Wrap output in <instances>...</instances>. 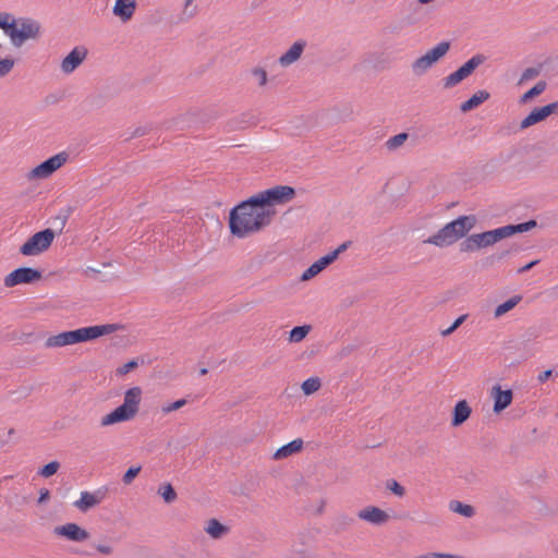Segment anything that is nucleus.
Returning <instances> with one entry per match:
<instances>
[{
    "mask_svg": "<svg viewBox=\"0 0 558 558\" xmlns=\"http://www.w3.org/2000/svg\"><path fill=\"white\" fill-rule=\"evenodd\" d=\"M254 198L255 195H252L230 210L229 229L232 235L240 239L246 238L262 231L271 223L276 210L256 204Z\"/></svg>",
    "mask_w": 558,
    "mask_h": 558,
    "instance_id": "nucleus-1",
    "label": "nucleus"
},
{
    "mask_svg": "<svg viewBox=\"0 0 558 558\" xmlns=\"http://www.w3.org/2000/svg\"><path fill=\"white\" fill-rule=\"evenodd\" d=\"M537 226L536 220L531 219L522 223L507 225L497 229L473 233L463 239L459 244L461 253H474L483 248L493 246L497 242L510 238L517 233L532 230Z\"/></svg>",
    "mask_w": 558,
    "mask_h": 558,
    "instance_id": "nucleus-2",
    "label": "nucleus"
},
{
    "mask_svg": "<svg viewBox=\"0 0 558 558\" xmlns=\"http://www.w3.org/2000/svg\"><path fill=\"white\" fill-rule=\"evenodd\" d=\"M121 328L118 324L95 325L68 330L50 336L45 341V348H61L81 342L92 341Z\"/></svg>",
    "mask_w": 558,
    "mask_h": 558,
    "instance_id": "nucleus-3",
    "label": "nucleus"
},
{
    "mask_svg": "<svg viewBox=\"0 0 558 558\" xmlns=\"http://www.w3.org/2000/svg\"><path fill=\"white\" fill-rule=\"evenodd\" d=\"M476 221L475 215L459 216L446 223L435 234L424 240V243L433 244L438 247L452 245L457 241L465 239L468 233L475 227Z\"/></svg>",
    "mask_w": 558,
    "mask_h": 558,
    "instance_id": "nucleus-4",
    "label": "nucleus"
},
{
    "mask_svg": "<svg viewBox=\"0 0 558 558\" xmlns=\"http://www.w3.org/2000/svg\"><path fill=\"white\" fill-rule=\"evenodd\" d=\"M141 395L142 389L140 387H132L126 390L123 403L105 415L100 421V425L105 427L132 420L138 412Z\"/></svg>",
    "mask_w": 558,
    "mask_h": 558,
    "instance_id": "nucleus-5",
    "label": "nucleus"
},
{
    "mask_svg": "<svg viewBox=\"0 0 558 558\" xmlns=\"http://www.w3.org/2000/svg\"><path fill=\"white\" fill-rule=\"evenodd\" d=\"M41 35V25L31 17L14 19L11 22L7 36L14 47L20 48L26 40H36Z\"/></svg>",
    "mask_w": 558,
    "mask_h": 558,
    "instance_id": "nucleus-6",
    "label": "nucleus"
},
{
    "mask_svg": "<svg viewBox=\"0 0 558 558\" xmlns=\"http://www.w3.org/2000/svg\"><path fill=\"white\" fill-rule=\"evenodd\" d=\"M295 189L289 185H276L263 192L255 194L256 204H262L265 208L274 209L275 205H282L295 197Z\"/></svg>",
    "mask_w": 558,
    "mask_h": 558,
    "instance_id": "nucleus-7",
    "label": "nucleus"
},
{
    "mask_svg": "<svg viewBox=\"0 0 558 558\" xmlns=\"http://www.w3.org/2000/svg\"><path fill=\"white\" fill-rule=\"evenodd\" d=\"M450 41H441L434 48L429 49L425 54L415 59L411 64L414 75H424L433 65L439 62L450 50Z\"/></svg>",
    "mask_w": 558,
    "mask_h": 558,
    "instance_id": "nucleus-8",
    "label": "nucleus"
},
{
    "mask_svg": "<svg viewBox=\"0 0 558 558\" xmlns=\"http://www.w3.org/2000/svg\"><path fill=\"white\" fill-rule=\"evenodd\" d=\"M56 236V232L46 228L34 233L23 245L20 246V253L24 256H36L47 251Z\"/></svg>",
    "mask_w": 558,
    "mask_h": 558,
    "instance_id": "nucleus-9",
    "label": "nucleus"
},
{
    "mask_svg": "<svg viewBox=\"0 0 558 558\" xmlns=\"http://www.w3.org/2000/svg\"><path fill=\"white\" fill-rule=\"evenodd\" d=\"M486 60V57L482 53L474 54L471 59H469L465 63H463L460 68H458L454 72L449 74L442 80L444 88H452L460 84L463 80L469 77L477 66L483 64Z\"/></svg>",
    "mask_w": 558,
    "mask_h": 558,
    "instance_id": "nucleus-10",
    "label": "nucleus"
},
{
    "mask_svg": "<svg viewBox=\"0 0 558 558\" xmlns=\"http://www.w3.org/2000/svg\"><path fill=\"white\" fill-rule=\"evenodd\" d=\"M486 60V57L482 53L474 54L471 59H469L465 63H463L460 68H458L454 72L449 74L442 80L444 88H452L460 84L463 80L469 77L477 66L483 64Z\"/></svg>",
    "mask_w": 558,
    "mask_h": 558,
    "instance_id": "nucleus-11",
    "label": "nucleus"
},
{
    "mask_svg": "<svg viewBox=\"0 0 558 558\" xmlns=\"http://www.w3.org/2000/svg\"><path fill=\"white\" fill-rule=\"evenodd\" d=\"M69 159V154L66 151H61L56 154L48 159L40 162L38 166L33 168L28 174V180H43L49 178L52 173H54L58 169H60Z\"/></svg>",
    "mask_w": 558,
    "mask_h": 558,
    "instance_id": "nucleus-12",
    "label": "nucleus"
},
{
    "mask_svg": "<svg viewBox=\"0 0 558 558\" xmlns=\"http://www.w3.org/2000/svg\"><path fill=\"white\" fill-rule=\"evenodd\" d=\"M43 278L40 270L32 267H19L4 277V286L12 288L19 284H32Z\"/></svg>",
    "mask_w": 558,
    "mask_h": 558,
    "instance_id": "nucleus-13",
    "label": "nucleus"
},
{
    "mask_svg": "<svg viewBox=\"0 0 558 558\" xmlns=\"http://www.w3.org/2000/svg\"><path fill=\"white\" fill-rule=\"evenodd\" d=\"M558 113V101L543 107H535L520 123V129H527L538 122L546 120L551 114Z\"/></svg>",
    "mask_w": 558,
    "mask_h": 558,
    "instance_id": "nucleus-14",
    "label": "nucleus"
},
{
    "mask_svg": "<svg viewBox=\"0 0 558 558\" xmlns=\"http://www.w3.org/2000/svg\"><path fill=\"white\" fill-rule=\"evenodd\" d=\"M53 534L62 536L72 542H84L89 538V532L77 523H65L63 525L56 526Z\"/></svg>",
    "mask_w": 558,
    "mask_h": 558,
    "instance_id": "nucleus-15",
    "label": "nucleus"
},
{
    "mask_svg": "<svg viewBox=\"0 0 558 558\" xmlns=\"http://www.w3.org/2000/svg\"><path fill=\"white\" fill-rule=\"evenodd\" d=\"M107 495V488H100L94 493L82 492L81 497L73 505L82 512H86L89 509L99 505Z\"/></svg>",
    "mask_w": 558,
    "mask_h": 558,
    "instance_id": "nucleus-16",
    "label": "nucleus"
},
{
    "mask_svg": "<svg viewBox=\"0 0 558 558\" xmlns=\"http://www.w3.org/2000/svg\"><path fill=\"white\" fill-rule=\"evenodd\" d=\"M87 49L83 46L75 47L70 53L62 60L61 70L65 74H70L75 71L87 57Z\"/></svg>",
    "mask_w": 558,
    "mask_h": 558,
    "instance_id": "nucleus-17",
    "label": "nucleus"
},
{
    "mask_svg": "<svg viewBox=\"0 0 558 558\" xmlns=\"http://www.w3.org/2000/svg\"><path fill=\"white\" fill-rule=\"evenodd\" d=\"M357 518L375 525H383L389 520V514L375 506H367L357 512Z\"/></svg>",
    "mask_w": 558,
    "mask_h": 558,
    "instance_id": "nucleus-18",
    "label": "nucleus"
},
{
    "mask_svg": "<svg viewBox=\"0 0 558 558\" xmlns=\"http://www.w3.org/2000/svg\"><path fill=\"white\" fill-rule=\"evenodd\" d=\"M492 396L494 398V412L500 413L507 409L513 399V392L511 389L502 390L499 385H496L492 389Z\"/></svg>",
    "mask_w": 558,
    "mask_h": 558,
    "instance_id": "nucleus-19",
    "label": "nucleus"
},
{
    "mask_svg": "<svg viewBox=\"0 0 558 558\" xmlns=\"http://www.w3.org/2000/svg\"><path fill=\"white\" fill-rule=\"evenodd\" d=\"M135 10V0H116L112 12L116 16L125 23L132 19Z\"/></svg>",
    "mask_w": 558,
    "mask_h": 558,
    "instance_id": "nucleus-20",
    "label": "nucleus"
},
{
    "mask_svg": "<svg viewBox=\"0 0 558 558\" xmlns=\"http://www.w3.org/2000/svg\"><path fill=\"white\" fill-rule=\"evenodd\" d=\"M306 47V41L303 40V39H299L296 40L289 49L286 53H283L280 58H279V63L281 66H289L291 65L292 63H294L295 61H298L304 49Z\"/></svg>",
    "mask_w": 558,
    "mask_h": 558,
    "instance_id": "nucleus-21",
    "label": "nucleus"
},
{
    "mask_svg": "<svg viewBox=\"0 0 558 558\" xmlns=\"http://www.w3.org/2000/svg\"><path fill=\"white\" fill-rule=\"evenodd\" d=\"M332 263L333 259L331 258V255H329V253L326 254L325 256H322L301 275V281H307L314 278Z\"/></svg>",
    "mask_w": 558,
    "mask_h": 558,
    "instance_id": "nucleus-22",
    "label": "nucleus"
},
{
    "mask_svg": "<svg viewBox=\"0 0 558 558\" xmlns=\"http://www.w3.org/2000/svg\"><path fill=\"white\" fill-rule=\"evenodd\" d=\"M471 413L472 409L466 402V400L458 401L452 411L451 426L458 427L462 425L464 422L469 420Z\"/></svg>",
    "mask_w": 558,
    "mask_h": 558,
    "instance_id": "nucleus-23",
    "label": "nucleus"
},
{
    "mask_svg": "<svg viewBox=\"0 0 558 558\" xmlns=\"http://www.w3.org/2000/svg\"><path fill=\"white\" fill-rule=\"evenodd\" d=\"M303 448V440L301 438L293 439L292 441L279 447L275 453V460L286 459L294 453H298Z\"/></svg>",
    "mask_w": 558,
    "mask_h": 558,
    "instance_id": "nucleus-24",
    "label": "nucleus"
},
{
    "mask_svg": "<svg viewBox=\"0 0 558 558\" xmlns=\"http://www.w3.org/2000/svg\"><path fill=\"white\" fill-rule=\"evenodd\" d=\"M490 94L485 90L481 89L474 93L468 100L461 104L460 110L462 112H469L475 108H477L480 105H482L484 101L489 99Z\"/></svg>",
    "mask_w": 558,
    "mask_h": 558,
    "instance_id": "nucleus-25",
    "label": "nucleus"
},
{
    "mask_svg": "<svg viewBox=\"0 0 558 558\" xmlns=\"http://www.w3.org/2000/svg\"><path fill=\"white\" fill-rule=\"evenodd\" d=\"M207 534H209L213 538L218 539L221 538L229 532V527L222 524L217 519H210L207 522V526L205 527Z\"/></svg>",
    "mask_w": 558,
    "mask_h": 558,
    "instance_id": "nucleus-26",
    "label": "nucleus"
},
{
    "mask_svg": "<svg viewBox=\"0 0 558 558\" xmlns=\"http://www.w3.org/2000/svg\"><path fill=\"white\" fill-rule=\"evenodd\" d=\"M522 300L521 295H513L504 303L499 304L494 312L495 318H499L502 315L507 314L511 310H513Z\"/></svg>",
    "mask_w": 558,
    "mask_h": 558,
    "instance_id": "nucleus-27",
    "label": "nucleus"
},
{
    "mask_svg": "<svg viewBox=\"0 0 558 558\" xmlns=\"http://www.w3.org/2000/svg\"><path fill=\"white\" fill-rule=\"evenodd\" d=\"M449 509L465 518H472L475 513V510L471 505H466L458 500H451L449 502Z\"/></svg>",
    "mask_w": 558,
    "mask_h": 558,
    "instance_id": "nucleus-28",
    "label": "nucleus"
},
{
    "mask_svg": "<svg viewBox=\"0 0 558 558\" xmlns=\"http://www.w3.org/2000/svg\"><path fill=\"white\" fill-rule=\"evenodd\" d=\"M547 87V83L545 81H538L532 88L525 92L521 98L520 104H526L536 96L541 95Z\"/></svg>",
    "mask_w": 558,
    "mask_h": 558,
    "instance_id": "nucleus-29",
    "label": "nucleus"
},
{
    "mask_svg": "<svg viewBox=\"0 0 558 558\" xmlns=\"http://www.w3.org/2000/svg\"><path fill=\"white\" fill-rule=\"evenodd\" d=\"M157 493L159 496H161L166 504H172L178 497L175 489L170 483L161 484L158 487Z\"/></svg>",
    "mask_w": 558,
    "mask_h": 558,
    "instance_id": "nucleus-30",
    "label": "nucleus"
},
{
    "mask_svg": "<svg viewBox=\"0 0 558 558\" xmlns=\"http://www.w3.org/2000/svg\"><path fill=\"white\" fill-rule=\"evenodd\" d=\"M311 325H302L293 327L289 332L290 342H301L311 331Z\"/></svg>",
    "mask_w": 558,
    "mask_h": 558,
    "instance_id": "nucleus-31",
    "label": "nucleus"
},
{
    "mask_svg": "<svg viewBox=\"0 0 558 558\" xmlns=\"http://www.w3.org/2000/svg\"><path fill=\"white\" fill-rule=\"evenodd\" d=\"M322 387L320 379L318 377H311L304 380L301 385V389L305 396H311L319 390Z\"/></svg>",
    "mask_w": 558,
    "mask_h": 558,
    "instance_id": "nucleus-32",
    "label": "nucleus"
},
{
    "mask_svg": "<svg viewBox=\"0 0 558 558\" xmlns=\"http://www.w3.org/2000/svg\"><path fill=\"white\" fill-rule=\"evenodd\" d=\"M409 138V133L407 132H401L397 135H393L391 136L385 144L386 148L388 150H396L398 149L400 146H402L405 141Z\"/></svg>",
    "mask_w": 558,
    "mask_h": 558,
    "instance_id": "nucleus-33",
    "label": "nucleus"
},
{
    "mask_svg": "<svg viewBox=\"0 0 558 558\" xmlns=\"http://www.w3.org/2000/svg\"><path fill=\"white\" fill-rule=\"evenodd\" d=\"M73 207L68 206L62 208L59 214L54 217V226L59 227V232L61 233L63 228L66 225V221L69 220L70 216L73 213Z\"/></svg>",
    "mask_w": 558,
    "mask_h": 558,
    "instance_id": "nucleus-34",
    "label": "nucleus"
},
{
    "mask_svg": "<svg viewBox=\"0 0 558 558\" xmlns=\"http://www.w3.org/2000/svg\"><path fill=\"white\" fill-rule=\"evenodd\" d=\"M60 468V463L58 461H51L45 464L39 471L38 474L43 477H50L54 475Z\"/></svg>",
    "mask_w": 558,
    "mask_h": 558,
    "instance_id": "nucleus-35",
    "label": "nucleus"
},
{
    "mask_svg": "<svg viewBox=\"0 0 558 558\" xmlns=\"http://www.w3.org/2000/svg\"><path fill=\"white\" fill-rule=\"evenodd\" d=\"M194 0H185L184 2V9L179 17V21L180 22H185L187 20H190L191 17H193L196 13V5L192 7V3H193Z\"/></svg>",
    "mask_w": 558,
    "mask_h": 558,
    "instance_id": "nucleus-36",
    "label": "nucleus"
},
{
    "mask_svg": "<svg viewBox=\"0 0 558 558\" xmlns=\"http://www.w3.org/2000/svg\"><path fill=\"white\" fill-rule=\"evenodd\" d=\"M85 274L94 279H98L102 282H106L112 278V274H102L100 269L94 267H87Z\"/></svg>",
    "mask_w": 558,
    "mask_h": 558,
    "instance_id": "nucleus-37",
    "label": "nucleus"
},
{
    "mask_svg": "<svg viewBox=\"0 0 558 558\" xmlns=\"http://www.w3.org/2000/svg\"><path fill=\"white\" fill-rule=\"evenodd\" d=\"M251 74L256 77L258 82V86L263 87L268 82V74L267 71L264 68L256 66L251 70Z\"/></svg>",
    "mask_w": 558,
    "mask_h": 558,
    "instance_id": "nucleus-38",
    "label": "nucleus"
},
{
    "mask_svg": "<svg viewBox=\"0 0 558 558\" xmlns=\"http://www.w3.org/2000/svg\"><path fill=\"white\" fill-rule=\"evenodd\" d=\"M142 470L141 465L131 466L126 470V472L123 474L122 482L124 485H130L134 478L140 474Z\"/></svg>",
    "mask_w": 558,
    "mask_h": 558,
    "instance_id": "nucleus-39",
    "label": "nucleus"
},
{
    "mask_svg": "<svg viewBox=\"0 0 558 558\" xmlns=\"http://www.w3.org/2000/svg\"><path fill=\"white\" fill-rule=\"evenodd\" d=\"M14 59L12 58H0V77L7 76L14 68Z\"/></svg>",
    "mask_w": 558,
    "mask_h": 558,
    "instance_id": "nucleus-40",
    "label": "nucleus"
},
{
    "mask_svg": "<svg viewBox=\"0 0 558 558\" xmlns=\"http://www.w3.org/2000/svg\"><path fill=\"white\" fill-rule=\"evenodd\" d=\"M468 318V315H461L458 318L454 319V322L451 324L450 327L441 331V336L447 337L451 335L453 331H456Z\"/></svg>",
    "mask_w": 558,
    "mask_h": 558,
    "instance_id": "nucleus-41",
    "label": "nucleus"
},
{
    "mask_svg": "<svg viewBox=\"0 0 558 558\" xmlns=\"http://www.w3.org/2000/svg\"><path fill=\"white\" fill-rule=\"evenodd\" d=\"M386 487L395 495L402 497L405 494L404 487L395 480L387 482Z\"/></svg>",
    "mask_w": 558,
    "mask_h": 558,
    "instance_id": "nucleus-42",
    "label": "nucleus"
},
{
    "mask_svg": "<svg viewBox=\"0 0 558 558\" xmlns=\"http://www.w3.org/2000/svg\"><path fill=\"white\" fill-rule=\"evenodd\" d=\"M138 366V363L136 360H131L126 363H124L122 366L117 368V375L123 376L128 373L134 371Z\"/></svg>",
    "mask_w": 558,
    "mask_h": 558,
    "instance_id": "nucleus-43",
    "label": "nucleus"
},
{
    "mask_svg": "<svg viewBox=\"0 0 558 558\" xmlns=\"http://www.w3.org/2000/svg\"><path fill=\"white\" fill-rule=\"evenodd\" d=\"M12 20L13 15L11 13L0 12V28L3 31L5 35L9 31Z\"/></svg>",
    "mask_w": 558,
    "mask_h": 558,
    "instance_id": "nucleus-44",
    "label": "nucleus"
},
{
    "mask_svg": "<svg viewBox=\"0 0 558 558\" xmlns=\"http://www.w3.org/2000/svg\"><path fill=\"white\" fill-rule=\"evenodd\" d=\"M539 72H541L539 69L538 68H534V66L525 69L523 71L522 75H521V78H520L519 83H522V82L535 78L536 76L539 75Z\"/></svg>",
    "mask_w": 558,
    "mask_h": 558,
    "instance_id": "nucleus-45",
    "label": "nucleus"
},
{
    "mask_svg": "<svg viewBox=\"0 0 558 558\" xmlns=\"http://www.w3.org/2000/svg\"><path fill=\"white\" fill-rule=\"evenodd\" d=\"M187 403L186 399H179L172 403H169L167 405H163L161 408L162 412L163 413H170L172 411H177L179 409H181L182 407H184L185 404Z\"/></svg>",
    "mask_w": 558,
    "mask_h": 558,
    "instance_id": "nucleus-46",
    "label": "nucleus"
},
{
    "mask_svg": "<svg viewBox=\"0 0 558 558\" xmlns=\"http://www.w3.org/2000/svg\"><path fill=\"white\" fill-rule=\"evenodd\" d=\"M351 244H352L351 241H345L342 244H340L336 250L331 251L329 253V255H331V258L333 259V262L339 257V255L341 253L347 251L351 246Z\"/></svg>",
    "mask_w": 558,
    "mask_h": 558,
    "instance_id": "nucleus-47",
    "label": "nucleus"
},
{
    "mask_svg": "<svg viewBox=\"0 0 558 558\" xmlns=\"http://www.w3.org/2000/svg\"><path fill=\"white\" fill-rule=\"evenodd\" d=\"M148 133V128L146 126H138L136 128L129 136H126L124 140L130 141L135 137L144 136Z\"/></svg>",
    "mask_w": 558,
    "mask_h": 558,
    "instance_id": "nucleus-48",
    "label": "nucleus"
},
{
    "mask_svg": "<svg viewBox=\"0 0 558 558\" xmlns=\"http://www.w3.org/2000/svg\"><path fill=\"white\" fill-rule=\"evenodd\" d=\"M354 522V519L352 517H347V515H341L339 519H338V530L345 526V525H350Z\"/></svg>",
    "mask_w": 558,
    "mask_h": 558,
    "instance_id": "nucleus-49",
    "label": "nucleus"
},
{
    "mask_svg": "<svg viewBox=\"0 0 558 558\" xmlns=\"http://www.w3.org/2000/svg\"><path fill=\"white\" fill-rule=\"evenodd\" d=\"M95 548L102 555H110L113 551V548L110 545L105 544L95 545Z\"/></svg>",
    "mask_w": 558,
    "mask_h": 558,
    "instance_id": "nucleus-50",
    "label": "nucleus"
},
{
    "mask_svg": "<svg viewBox=\"0 0 558 558\" xmlns=\"http://www.w3.org/2000/svg\"><path fill=\"white\" fill-rule=\"evenodd\" d=\"M49 498H50V492H49L47 488H41V489L39 490V497H38L37 502H38V504H44V502H46Z\"/></svg>",
    "mask_w": 558,
    "mask_h": 558,
    "instance_id": "nucleus-51",
    "label": "nucleus"
},
{
    "mask_svg": "<svg viewBox=\"0 0 558 558\" xmlns=\"http://www.w3.org/2000/svg\"><path fill=\"white\" fill-rule=\"evenodd\" d=\"M538 263H539V259H534V260L527 263L526 265H524V266H522L521 268L518 269V274H523V272H526V271L531 270Z\"/></svg>",
    "mask_w": 558,
    "mask_h": 558,
    "instance_id": "nucleus-52",
    "label": "nucleus"
},
{
    "mask_svg": "<svg viewBox=\"0 0 558 558\" xmlns=\"http://www.w3.org/2000/svg\"><path fill=\"white\" fill-rule=\"evenodd\" d=\"M553 375V371L551 369H547V371H544L542 373L538 374L537 376V380L543 384L545 383L546 380H548L550 378V376Z\"/></svg>",
    "mask_w": 558,
    "mask_h": 558,
    "instance_id": "nucleus-53",
    "label": "nucleus"
},
{
    "mask_svg": "<svg viewBox=\"0 0 558 558\" xmlns=\"http://www.w3.org/2000/svg\"><path fill=\"white\" fill-rule=\"evenodd\" d=\"M511 252H512L511 248L504 250L500 253H497L496 255H494L492 258H496L497 260H502L506 257H508L511 254Z\"/></svg>",
    "mask_w": 558,
    "mask_h": 558,
    "instance_id": "nucleus-54",
    "label": "nucleus"
},
{
    "mask_svg": "<svg viewBox=\"0 0 558 558\" xmlns=\"http://www.w3.org/2000/svg\"><path fill=\"white\" fill-rule=\"evenodd\" d=\"M291 558H311V554L307 550L292 551Z\"/></svg>",
    "mask_w": 558,
    "mask_h": 558,
    "instance_id": "nucleus-55",
    "label": "nucleus"
},
{
    "mask_svg": "<svg viewBox=\"0 0 558 558\" xmlns=\"http://www.w3.org/2000/svg\"><path fill=\"white\" fill-rule=\"evenodd\" d=\"M31 392H32V387H28V388L26 387L19 391H15L14 393H19L20 397H27V396H29Z\"/></svg>",
    "mask_w": 558,
    "mask_h": 558,
    "instance_id": "nucleus-56",
    "label": "nucleus"
},
{
    "mask_svg": "<svg viewBox=\"0 0 558 558\" xmlns=\"http://www.w3.org/2000/svg\"><path fill=\"white\" fill-rule=\"evenodd\" d=\"M198 373H199L201 376H204V375H206L208 373V368L202 367Z\"/></svg>",
    "mask_w": 558,
    "mask_h": 558,
    "instance_id": "nucleus-57",
    "label": "nucleus"
},
{
    "mask_svg": "<svg viewBox=\"0 0 558 558\" xmlns=\"http://www.w3.org/2000/svg\"><path fill=\"white\" fill-rule=\"evenodd\" d=\"M388 28L390 29V33H396L399 29L396 25H390Z\"/></svg>",
    "mask_w": 558,
    "mask_h": 558,
    "instance_id": "nucleus-58",
    "label": "nucleus"
},
{
    "mask_svg": "<svg viewBox=\"0 0 558 558\" xmlns=\"http://www.w3.org/2000/svg\"><path fill=\"white\" fill-rule=\"evenodd\" d=\"M26 502H27V498H26V497H23V498L21 499V501H19V504H20V505H24V504H26Z\"/></svg>",
    "mask_w": 558,
    "mask_h": 558,
    "instance_id": "nucleus-59",
    "label": "nucleus"
},
{
    "mask_svg": "<svg viewBox=\"0 0 558 558\" xmlns=\"http://www.w3.org/2000/svg\"><path fill=\"white\" fill-rule=\"evenodd\" d=\"M13 434H14V429H13V428H11V429L9 430V435H13Z\"/></svg>",
    "mask_w": 558,
    "mask_h": 558,
    "instance_id": "nucleus-60",
    "label": "nucleus"
},
{
    "mask_svg": "<svg viewBox=\"0 0 558 558\" xmlns=\"http://www.w3.org/2000/svg\"><path fill=\"white\" fill-rule=\"evenodd\" d=\"M81 554H82V555H87V556H89V555H90L89 553H86V551H82Z\"/></svg>",
    "mask_w": 558,
    "mask_h": 558,
    "instance_id": "nucleus-61",
    "label": "nucleus"
},
{
    "mask_svg": "<svg viewBox=\"0 0 558 558\" xmlns=\"http://www.w3.org/2000/svg\"><path fill=\"white\" fill-rule=\"evenodd\" d=\"M102 266H104V267H110V266H111V264H104Z\"/></svg>",
    "mask_w": 558,
    "mask_h": 558,
    "instance_id": "nucleus-62",
    "label": "nucleus"
},
{
    "mask_svg": "<svg viewBox=\"0 0 558 558\" xmlns=\"http://www.w3.org/2000/svg\"><path fill=\"white\" fill-rule=\"evenodd\" d=\"M2 49V44L0 43V50Z\"/></svg>",
    "mask_w": 558,
    "mask_h": 558,
    "instance_id": "nucleus-63",
    "label": "nucleus"
}]
</instances>
